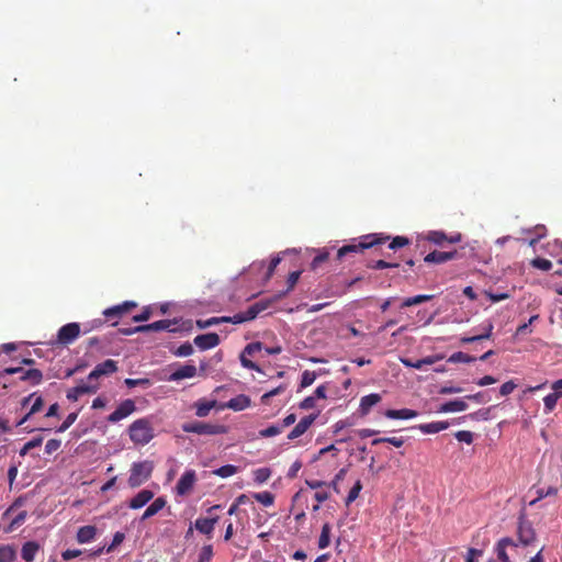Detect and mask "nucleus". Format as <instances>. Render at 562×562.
Returning a JSON list of instances; mask_svg holds the SVG:
<instances>
[{"instance_id":"8fccbe9b","label":"nucleus","mask_w":562,"mask_h":562,"mask_svg":"<svg viewBox=\"0 0 562 562\" xmlns=\"http://www.w3.org/2000/svg\"><path fill=\"white\" fill-rule=\"evenodd\" d=\"M400 265L397 262H387L385 260H376L372 263L368 265V268L374 269V270H381L386 268H397Z\"/></svg>"},{"instance_id":"79ce46f5","label":"nucleus","mask_w":562,"mask_h":562,"mask_svg":"<svg viewBox=\"0 0 562 562\" xmlns=\"http://www.w3.org/2000/svg\"><path fill=\"white\" fill-rule=\"evenodd\" d=\"M238 468L233 464L223 465L214 471V474L221 477H228L237 473Z\"/></svg>"},{"instance_id":"f704fd0d","label":"nucleus","mask_w":562,"mask_h":562,"mask_svg":"<svg viewBox=\"0 0 562 562\" xmlns=\"http://www.w3.org/2000/svg\"><path fill=\"white\" fill-rule=\"evenodd\" d=\"M561 397H562V392H558V393L552 392V393L548 394L543 398L546 412H548V413L552 412L555 408L559 398H561Z\"/></svg>"},{"instance_id":"6ab92c4d","label":"nucleus","mask_w":562,"mask_h":562,"mask_svg":"<svg viewBox=\"0 0 562 562\" xmlns=\"http://www.w3.org/2000/svg\"><path fill=\"white\" fill-rule=\"evenodd\" d=\"M154 497V493L149 490H142L128 503V507L132 509H139L144 507Z\"/></svg>"},{"instance_id":"f8f14e48","label":"nucleus","mask_w":562,"mask_h":562,"mask_svg":"<svg viewBox=\"0 0 562 562\" xmlns=\"http://www.w3.org/2000/svg\"><path fill=\"white\" fill-rule=\"evenodd\" d=\"M117 370L116 362L113 360H105L102 363H99L94 367V369L89 373L88 380L98 382L101 376H106L114 373Z\"/></svg>"},{"instance_id":"4468645a","label":"nucleus","mask_w":562,"mask_h":562,"mask_svg":"<svg viewBox=\"0 0 562 562\" xmlns=\"http://www.w3.org/2000/svg\"><path fill=\"white\" fill-rule=\"evenodd\" d=\"M425 238H426V240H428L430 243L442 246L443 243H448V244L459 243L461 240V234L458 233V234H454L451 236H447L441 231H430V232H428V234L426 235Z\"/></svg>"},{"instance_id":"0eeeda50","label":"nucleus","mask_w":562,"mask_h":562,"mask_svg":"<svg viewBox=\"0 0 562 562\" xmlns=\"http://www.w3.org/2000/svg\"><path fill=\"white\" fill-rule=\"evenodd\" d=\"M517 536L518 543L524 547L531 546L537 540L536 530L533 529L532 524L527 520L524 512H521L518 517Z\"/></svg>"},{"instance_id":"bf43d9fd","label":"nucleus","mask_w":562,"mask_h":562,"mask_svg":"<svg viewBox=\"0 0 562 562\" xmlns=\"http://www.w3.org/2000/svg\"><path fill=\"white\" fill-rule=\"evenodd\" d=\"M78 417V413H70L66 419L63 422V424L58 427V432L66 431L76 420Z\"/></svg>"},{"instance_id":"774afa93","label":"nucleus","mask_w":562,"mask_h":562,"mask_svg":"<svg viewBox=\"0 0 562 562\" xmlns=\"http://www.w3.org/2000/svg\"><path fill=\"white\" fill-rule=\"evenodd\" d=\"M483 554L482 550L470 548L468 550V555L465 562H477L476 558Z\"/></svg>"},{"instance_id":"338daca9","label":"nucleus","mask_w":562,"mask_h":562,"mask_svg":"<svg viewBox=\"0 0 562 562\" xmlns=\"http://www.w3.org/2000/svg\"><path fill=\"white\" fill-rule=\"evenodd\" d=\"M81 554V550L78 549H67L61 553V558L65 561H69L71 559L78 558Z\"/></svg>"},{"instance_id":"39448f33","label":"nucleus","mask_w":562,"mask_h":562,"mask_svg":"<svg viewBox=\"0 0 562 562\" xmlns=\"http://www.w3.org/2000/svg\"><path fill=\"white\" fill-rule=\"evenodd\" d=\"M154 464L150 461L135 462L132 464L128 485L132 488L144 484L151 475Z\"/></svg>"},{"instance_id":"9b49d317","label":"nucleus","mask_w":562,"mask_h":562,"mask_svg":"<svg viewBox=\"0 0 562 562\" xmlns=\"http://www.w3.org/2000/svg\"><path fill=\"white\" fill-rule=\"evenodd\" d=\"M443 359V356L435 355L427 356L422 359H413L408 357H401L400 360L406 366L417 370H426L427 367L435 364L437 361Z\"/></svg>"},{"instance_id":"f03ea898","label":"nucleus","mask_w":562,"mask_h":562,"mask_svg":"<svg viewBox=\"0 0 562 562\" xmlns=\"http://www.w3.org/2000/svg\"><path fill=\"white\" fill-rule=\"evenodd\" d=\"M89 331L90 328L87 325L68 323L58 329L56 338L50 341V345L58 349L67 348L79 338L80 334H87Z\"/></svg>"},{"instance_id":"a878e982","label":"nucleus","mask_w":562,"mask_h":562,"mask_svg":"<svg viewBox=\"0 0 562 562\" xmlns=\"http://www.w3.org/2000/svg\"><path fill=\"white\" fill-rule=\"evenodd\" d=\"M167 504L165 497H157L143 513L140 519L146 520L153 516H155L158 512H160Z\"/></svg>"},{"instance_id":"20e7f679","label":"nucleus","mask_w":562,"mask_h":562,"mask_svg":"<svg viewBox=\"0 0 562 562\" xmlns=\"http://www.w3.org/2000/svg\"><path fill=\"white\" fill-rule=\"evenodd\" d=\"M178 330L177 321L161 319L147 325H139L135 327L120 328L119 331L123 335H132L135 333H158L169 331L175 333Z\"/></svg>"},{"instance_id":"58836bf2","label":"nucleus","mask_w":562,"mask_h":562,"mask_svg":"<svg viewBox=\"0 0 562 562\" xmlns=\"http://www.w3.org/2000/svg\"><path fill=\"white\" fill-rule=\"evenodd\" d=\"M254 498L263 506H271L274 503V495L271 492L255 493Z\"/></svg>"},{"instance_id":"a211bd4d","label":"nucleus","mask_w":562,"mask_h":562,"mask_svg":"<svg viewBox=\"0 0 562 562\" xmlns=\"http://www.w3.org/2000/svg\"><path fill=\"white\" fill-rule=\"evenodd\" d=\"M382 397L378 393L364 395L360 400L359 412L362 416L370 413L371 408L381 402Z\"/></svg>"},{"instance_id":"dca6fc26","label":"nucleus","mask_w":562,"mask_h":562,"mask_svg":"<svg viewBox=\"0 0 562 562\" xmlns=\"http://www.w3.org/2000/svg\"><path fill=\"white\" fill-rule=\"evenodd\" d=\"M459 254L457 250L452 251H431L425 256L424 261L427 263H443L452 259H457Z\"/></svg>"},{"instance_id":"7ed1b4c3","label":"nucleus","mask_w":562,"mask_h":562,"mask_svg":"<svg viewBox=\"0 0 562 562\" xmlns=\"http://www.w3.org/2000/svg\"><path fill=\"white\" fill-rule=\"evenodd\" d=\"M130 439L135 445H146L154 438V428L147 418H139L128 427Z\"/></svg>"},{"instance_id":"9d476101","label":"nucleus","mask_w":562,"mask_h":562,"mask_svg":"<svg viewBox=\"0 0 562 562\" xmlns=\"http://www.w3.org/2000/svg\"><path fill=\"white\" fill-rule=\"evenodd\" d=\"M136 409L135 402L133 400H125L123 401L113 413H111L108 416V422L110 423H117L127 416H130L132 413H134Z\"/></svg>"},{"instance_id":"c85d7f7f","label":"nucleus","mask_w":562,"mask_h":562,"mask_svg":"<svg viewBox=\"0 0 562 562\" xmlns=\"http://www.w3.org/2000/svg\"><path fill=\"white\" fill-rule=\"evenodd\" d=\"M468 408V404L463 400H453L442 404L439 408L441 413L463 412Z\"/></svg>"},{"instance_id":"69168bd1","label":"nucleus","mask_w":562,"mask_h":562,"mask_svg":"<svg viewBox=\"0 0 562 562\" xmlns=\"http://www.w3.org/2000/svg\"><path fill=\"white\" fill-rule=\"evenodd\" d=\"M280 261H281V258L279 256L273 257L271 259L268 270H267V273H266V279H270L273 276L274 270L278 267V265L280 263Z\"/></svg>"},{"instance_id":"13d9d810","label":"nucleus","mask_w":562,"mask_h":562,"mask_svg":"<svg viewBox=\"0 0 562 562\" xmlns=\"http://www.w3.org/2000/svg\"><path fill=\"white\" fill-rule=\"evenodd\" d=\"M285 390V386L284 385H279L278 387H274L272 389L271 391L265 393L262 396H261V403L263 404H269V400L276 395H279L281 394L282 392H284Z\"/></svg>"},{"instance_id":"cd10ccee","label":"nucleus","mask_w":562,"mask_h":562,"mask_svg":"<svg viewBox=\"0 0 562 562\" xmlns=\"http://www.w3.org/2000/svg\"><path fill=\"white\" fill-rule=\"evenodd\" d=\"M215 405H216L215 400H212V401L199 400L198 402L194 403L195 415L198 417H206L210 414L211 409L213 407H215Z\"/></svg>"},{"instance_id":"de8ad7c7","label":"nucleus","mask_w":562,"mask_h":562,"mask_svg":"<svg viewBox=\"0 0 562 562\" xmlns=\"http://www.w3.org/2000/svg\"><path fill=\"white\" fill-rule=\"evenodd\" d=\"M409 239L405 236H395L389 244V248L395 250L409 245Z\"/></svg>"},{"instance_id":"e2e57ef3","label":"nucleus","mask_w":562,"mask_h":562,"mask_svg":"<svg viewBox=\"0 0 562 562\" xmlns=\"http://www.w3.org/2000/svg\"><path fill=\"white\" fill-rule=\"evenodd\" d=\"M125 384L128 387H135V386H144L147 387L150 385L149 379H126Z\"/></svg>"},{"instance_id":"37998d69","label":"nucleus","mask_w":562,"mask_h":562,"mask_svg":"<svg viewBox=\"0 0 562 562\" xmlns=\"http://www.w3.org/2000/svg\"><path fill=\"white\" fill-rule=\"evenodd\" d=\"M361 490H362V484H361V481L358 480L353 484V486L350 488V491H349V493H348V495L346 497V505L347 506L350 505L352 502H355L358 498Z\"/></svg>"},{"instance_id":"e433bc0d","label":"nucleus","mask_w":562,"mask_h":562,"mask_svg":"<svg viewBox=\"0 0 562 562\" xmlns=\"http://www.w3.org/2000/svg\"><path fill=\"white\" fill-rule=\"evenodd\" d=\"M233 321H234V317H232V318L231 317H211L206 321H202V319L196 321V325L199 328L203 329V328L220 324L222 322H232L233 323Z\"/></svg>"},{"instance_id":"5701e85b","label":"nucleus","mask_w":562,"mask_h":562,"mask_svg":"<svg viewBox=\"0 0 562 562\" xmlns=\"http://www.w3.org/2000/svg\"><path fill=\"white\" fill-rule=\"evenodd\" d=\"M97 536V528L91 525L82 526L78 529L76 539L79 543H89Z\"/></svg>"},{"instance_id":"c9c22d12","label":"nucleus","mask_w":562,"mask_h":562,"mask_svg":"<svg viewBox=\"0 0 562 562\" xmlns=\"http://www.w3.org/2000/svg\"><path fill=\"white\" fill-rule=\"evenodd\" d=\"M432 297H434L432 295H427V294H419V295H415L412 297H407L403 301L402 307H409L413 305L422 304L424 302L430 301Z\"/></svg>"},{"instance_id":"ea45409f","label":"nucleus","mask_w":562,"mask_h":562,"mask_svg":"<svg viewBox=\"0 0 562 562\" xmlns=\"http://www.w3.org/2000/svg\"><path fill=\"white\" fill-rule=\"evenodd\" d=\"M155 313V307L153 305L144 306L142 312L135 316H133V321L136 323L148 321Z\"/></svg>"},{"instance_id":"4be33fe9","label":"nucleus","mask_w":562,"mask_h":562,"mask_svg":"<svg viewBox=\"0 0 562 562\" xmlns=\"http://www.w3.org/2000/svg\"><path fill=\"white\" fill-rule=\"evenodd\" d=\"M218 521V517H213V518H198L195 520V524H194V527L198 531H200L201 533H204V535H207V536H211L213 530H214V527H215V524Z\"/></svg>"},{"instance_id":"bb28decb","label":"nucleus","mask_w":562,"mask_h":562,"mask_svg":"<svg viewBox=\"0 0 562 562\" xmlns=\"http://www.w3.org/2000/svg\"><path fill=\"white\" fill-rule=\"evenodd\" d=\"M40 550V544L35 541H27L23 544L21 550L22 559L26 562H32Z\"/></svg>"},{"instance_id":"0e129e2a","label":"nucleus","mask_w":562,"mask_h":562,"mask_svg":"<svg viewBox=\"0 0 562 562\" xmlns=\"http://www.w3.org/2000/svg\"><path fill=\"white\" fill-rule=\"evenodd\" d=\"M516 386L517 385L513 381H507L504 384H502V386L499 389V393H501L502 396L509 395L510 393L514 392Z\"/></svg>"},{"instance_id":"ddd939ff","label":"nucleus","mask_w":562,"mask_h":562,"mask_svg":"<svg viewBox=\"0 0 562 562\" xmlns=\"http://www.w3.org/2000/svg\"><path fill=\"white\" fill-rule=\"evenodd\" d=\"M196 475L194 470H187L176 485V492L178 495H187L194 486Z\"/></svg>"},{"instance_id":"7c9ffc66","label":"nucleus","mask_w":562,"mask_h":562,"mask_svg":"<svg viewBox=\"0 0 562 562\" xmlns=\"http://www.w3.org/2000/svg\"><path fill=\"white\" fill-rule=\"evenodd\" d=\"M34 398V402L33 404L31 405V408H30V414H36L38 413L40 411H42L43 406H44V401H43V397L41 395H36V393H32L30 394L29 396L24 397L23 401H22V406H26Z\"/></svg>"},{"instance_id":"6e6552de","label":"nucleus","mask_w":562,"mask_h":562,"mask_svg":"<svg viewBox=\"0 0 562 562\" xmlns=\"http://www.w3.org/2000/svg\"><path fill=\"white\" fill-rule=\"evenodd\" d=\"M136 307L137 303L135 301H125L121 304L104 310L103 315L106 321L114 319L113 325H116V319L122 318L126 314H130Z\"/></svg>"},{"instance_id":"a19ab883","label":"nucleus","mask_w":562,"mask_h":562,"mask_svg":"<svg viewBox=\"0 0 562 562\" xmlns=\"http://www.w3.org/2000/svg\"><path fill=\"white\" fill-rule=\"evenodd\" d=\"M42 379L43 374L37 369H30L23 372V375L21 376V380H32L35 385L40 384L42 382Z\"/></svg>"},{"instance_id":"1a4fd4ad","label":"nucleus","mask_w":562,"mask_h":562,"mask_svg":"<svg viewBox=\"0 0 562 562\" xmlns=\"http://www.w3.org/2000/svg\"><path fill=\"white\" fill-rule=\"evenodd\" d=\"M270 301H259L250 305L245 312L236 314L234 316V324L251 321L258 316L261 312L266 311L270 306Z\"/></svg>"},{"instance_id":"2f4dec72","label":"nucleus","mask_w":562,"mask_h":562,"mask_svg":"<svg viewBox=\"0 0 562 562\" xmlns=\"http://www.w3.org/2000/svg\"><path fill=\"white\" fill-rule=\"evenodd\" d=\"M76 390L80 393V395L85 394H94L98 392L100 384L99 382L89 381H81L78 385L75 386Z\"/></svg>"},{"instance_id":"864d4df0","label":"nucleus","mask_w":562,"mask_h":562,"mask_svg":"<svg viewBox=\"0 0 562 562\" xmlns=\"http://www.w3.org/2000/svg\"><path fill=\"white\" fill-rule=\"evenodd\" d=\"M42 441H43V438L42 437H38V438H34L30 441H27L23 447L22 449L20 450V456H25L30 450L36 448V447H40L42 445Z\"/></svg>"},{"instance_id":"680f3d73","label":"nucleus","mask_w":562,"mask_h":562,"mask_svg":"<svg viewBox=\"0 0 562 562\" xmlns=\"http://www.w3.org/2000/svg\"><path fill=\"white\" fill-rule=\"evenodd\" d=\"M125 539V535L121 531L114 533L111 544L108 547L106 552L113 551L117 546H120Z\"/></svg>"},{"instance_id":"a18cd8bd","label":"nucleus","mask_w":562,"mask_h":562,"mask_svg":"<svg viewBox=\"0 0 562 562\" xmlns=\"http://www.w3.org/2000/svg\"><path fill=\"white\" fill-rule=\"evenodd\" d=\"M530 265L539 270L549 271L552 268V262L546 258L537 257L530 261Z\"/></svg>"},{"instance_id":"473e14b6","label":"nucleus","mask_w":562,"mask_h":562,"mask_svg":"<svg viewBox=\"0 0 562 562\" xmlns=\"http://www.w3.org/2000/svg\"><path fill=\"white\" fill-rule=\"evenodd\" d=\"M16 559V550L13 546H0V562H14Z\"/></svg>"},{"instance_id":"49530a36","label":"nucleus","mask_w":562,"mask_h":562,"mask_svg":"<svg viewBox=\"0 0 562 562\" xmlns=\"http://www.w3.org/2000/svg\"><path fill=\"white\" fill-rule=\"evenodd\" d=\"M282 432V427L279 425H271L259 431V436L262 438L273 437Z\"/></svg>"},{"instance_id":"603ef678","label":"nucleus","mask_w":562,"mask_h":562,"mask_svg":"<svg viewBox=\"0 0 562 562\" xmlns=\"http://www.w3.org/2000/svg\"><path fill=\"white\" fill-rule=\"evenodd\" d=\"M454 437L460 442H465L467 445H471L474 440V436L469 430H459L454 434Z\"/></svg>"},{"instance_id":"4d7b16f0","label":"nucleus","mask_w":562,"mask_h":562,"mask_svg":"<svg viewBox=\"0 0 562 562\" xmlns=\"http://www.w3.org/2000/svg\"><path fill=\"white\" fill-rule=\"evenodd\" d=\"M213 557V548L211 544L203 546L198 562H210Z\"/></svg>"},{"instance_id":"c756f323","label":"nucleus","mask_w":562,"mask_h":562,"mask_svg":"<svg viewBox=\"0 0 562 562\" xmlns=\"http://www.w3.org/2000/svg\"><path fill=\"white\" fill-rule=\"evenodd\" d=\"M449 427L448 422H432L428 424H422L418 426L422 432L424 434H437L441 430H445Z\"/></svg>"},{"instance_id":"5fc2aeb1","label":"nucleus","mask_w":562,"mask_h":562,"mask_svg":"<svg viewBox=\"0 0 562 562\" xmlns=\"http://www.w3.org/2000/svg\"><path fill=\"white\" fill-rule=\"evenodd\" d=\"M316 379V373L313 371L305 370L302 373L301 389L307 387L313 384Z\"/></svg>"},{"instance_id":"3c124183","label":"nucleus","mask_w":562,"mask_h":562,"mask_svg":"<svg viewBox=\"0 0 562 562\" xmlns=\"http://www.w3.org/2000/svg\"><path fill=\"white\" fill-rule=\"evenodd\" d=\"M254 474H255V481L257 483L261 484L270 477L271 471L268 468H260V469H257L254 472Z\"/></svg>"},{"instance_id":"72a5a7b5","label":"nucleus","mask_w":562,"mask_h":562,"mask_svg":"<svg viewBox=\"0 0 562 562\" xmlns=\"http://www.w3.org/2000/svg\"><path fill=\"white\" fill-rule=\"evenodd\" d=\"M330 525L328 522H325L322 527L321 536L318 539L319 549H325L330 544Z\"/></svg>"},{"instance_id":"c03bdc74","label":"nucleus","mask_w":562,"mask_h":562,"mask_svg":"<svg viewBox=\"0 0 562 562\" xmlns=\"http://www.w3.org/2000/svg\"><path fill=\"white\" fill-rule=\"evenodd\" d=\"M328 258H329V251L326 248L319 250L318 254L314 257V259L311 263V268L313 270H316L323 262L327 261Z\"/></svg>"},{"instance_id":"2eb2a0df","label":"nucleus","mask_w":562,"mask_h":562,"mask_svg":"<svg viewBox=\"0 0 562 562\" xmlns=\"http://www.w3.org/2000/svg\"><path fill=\"white\" fill-rule=\"evenodd\" d=\"M316 414H311L308 416L303 417L295 426L294 428L289 432L288 439L294 440L299 437H301L303 434L307 431V429L311 427V425L316 419Z\"/></svg>"},{"instance_id":"f3484780","label":"nucleus","mask_w":562,"mask_h":562,"mask_svg":"<svg viewBox=\"0 0 562 562\" xmlns=\"http://www.w3.org/2000/svg\"><path fill=\"white\" fill-rule=\"evenodd\" d=\"M193 341L196 345V347L206 350L216 347L220 344V337L215 333H207L198 335Z\"/></svg>"},{"instance_id":"f257e3e1","label":"nucleus","mask_w":562,"mask_h":562,"mask_svg":"<svg viewBox=\"0 0 562 562\" xmlns=\"http://www.w3.org/2000/svg\"><path fill=\"white\" fill-rule=\"evenodd\" d=\"M390 236L382 234H369L359 238L351 239L350 244L340 247L337 251V259L340 260L347 255L362 252L364 249L372 248L376 245L384 244Z\"/></svg>"},{"instance_id":"aec40b11","label":"nucleus","mask_w":562,"mask_h":562,"mask_svg":"<svg viewBox=\"0 0 562 562\" xmlns=\"http://www.w3.org/2000/svg\"><path fill=\"white\" fill-rule=\"evenodd\" d=\"M518 543L509 537L502 538L496 544V554L501 562H510L506 552L507 547H517Z\"/></svg>"},{"instance_id":"09e8293b","label":"nucleus","mask_w":562,"mask_h":562,"mask_svg":"<svg viewBox=\"0 0 562 562\" xmlns=\"http://www.w3.org/2000/svg\"><path fill=\"white\" fill-rule=\"evenodd\" d=\"M475 357H470L468 353H452L448 358V362L457 363V362H472L475 361Z\"/></svg>"},{"instance_id":"423d86ee","label":"nucleus","mask_w":562,"mask_h":562,"mask_svg":"<svg viewBox=\"0 0 562 562\" xmlns=\"http://www.w3.org/2000/svg\"><path fill=\"white\" fill-rule=\"evenodd\" d=\"M184 432H193L198 435H222L227 432L224 425L210 424L203 422H191L182 425Z\"/></svg>"},{"instance_id":"393cba45","label":"nucleus","mask_w":562,"mask_h":562,"mask_svg":"<svg viewBox=\"0 0 562 562\" xmlns=\"http://www.w3.org/2000/svg\"><path fill=\"white\" fill-rule=\"evenodd\" d=\"M385 417L390 419H411L415 418L418 413L414 409L402 408V409H386L384 413Z\"/></svg>"},{"instance_id":"6e6d98bb","label":"nucleus","mask_w":562,"mask_h":562,"mask_svg":"<svg viewBox=\"0 0 562 562\" xmlns=\"http://www.w3.org/2000/svg\"><path fill=\"white\" fill-rule=\"evenodd\" d=\"M491 408L480 409L467 416H463L462 419L471 418L473 420H486L488 419Z\"/></svg>"},{"instance_id":"4c0bfd02","label":"nucleus","mask_w":562,"mask_h":562,"mask_svg":"<svg viewBox=\"0 0 562 562\" xmlns=\"http://www.w3.org/2000/svg\"><path fill=\"white\" fill-rule=\"evenodd\" d=\"M301 273L302 271L297 270V271H293L289 274L288 277V280H286V283H288V288L285 291H283L281 294L278 295V297H282L284 295H286L289 292H291L295 284L297 283L300 277H301Z\"/></svg>"},{"instance_id":"b1692460","label":"nucleus","mask_w":562,"mask_h":562,"mask_svg":"<svg viewBox=\"0 0 562 562\" xmlns=\"http://www.w3.org/2000/svg\"><path fill=\"white\" fill-rule=\"evenodd\" d=\"M250 403L251 401L249 396L240 394L231 398L227 402L226 406L233 411L239 412L248 408L250 406Z\"/></svg>"},{"instance_id":"052dcab7","label":"nucleus","mask_w":562,"mask_h":562,"mask_svg":"<svg viewBox=\"0 0 562 562\" xmlns=\"http://www.w3.org/2000/svg\"><path fill=\"white\" fill-rule=\"evenodd\" d=\"M346 473H347L346 469H340L338 471V473L335 475V477L333 479V481L330 483H328V486H330L336 493H340L338 483H339V481H341L345 477Z\"/></svg>"},{"instance_id":"412c9836","label":"nucleus","mask_w":562,"mask_h":562,"mask_svg":"<svg viewBox=\"0 0 562 562\" xmlns=\"http://www.w3.org/2000/svg\"><path fill=\"white\" fill-rule=\"evenodd\" d=\"M196 374V368L192 364L181 366L176 369L169 376L170 381H180L193 378Z\"/></svg>"}]
</instances>
